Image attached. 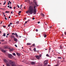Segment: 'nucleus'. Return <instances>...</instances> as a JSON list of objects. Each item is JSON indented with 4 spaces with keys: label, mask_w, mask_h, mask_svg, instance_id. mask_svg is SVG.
Instances as JSON below:
<instances>
[{
    "label": "nucleus",
    "mask_w": 66,
    "mask_h": 66,
    "mask_svg": "<svg viewBox=\"0 0 66 66\" xmlns=\"http://www.w3.org/2000/svg\"><path fill=\"white\" fill-rule=\"evenodd\" d=\"M11 18V17L10 16L9 17V18Z\"/></svg>",
    "instance_id": "obj_59"
},
{
    "label": "nucleus",
    "mask_w": 66,
    "mask_h": 66,
    "mask_svg": "<svg viewBox=\"0 0 66 66\" xmlns=\"http://www.w3.org/2000/svg\"><path fill=\"white\" fill-rule=\"evenodd\" d=\"M5 16H6L5 15H4V17H5Z\"/></svg>",
    "instance_id": "obj_61"
},
{
    "label": "nucleus",
    "mask_w": 66,
    "mask_h": 66,
    "mask_svg": "<svg viewBox=\"0 0 66 66\" xmlns=\"http://www.w3.org/2000/svg\"><path fill=\"white\" fill-rule=\"evenodd\" d=\"M7 35H9V34H7Z\"/></svg>",
    "instance_id": "obj_58"
},
{
    "label": "nucleus",
    "mask_w": 66,
    "mask_h": 66,
    "mask_svg": "<svg viewBox=\"0 0 66 66\" xmlns=\"http://www.w3.org/2000/svg\"><path fill=\"white\" fill-rule=\"evenodd\" d=\"M15 47H17V46L15 44Z\"/></svg>",
    "instance_id": "obj_41"
},
{
    "label": "nucleus",
    "mask_w": 66,
    "mask_h": 66,
    "mask_svg": "<svg viewBox=\"0 0 66 66\" xmlns=\"http://www.w3.org/2000/svg\"><path fill=\"white\" fill-rule=\"evenodd\" d=\"M49 50H51V48H50L49 49Z\"/></svg>",
    "instance_id": "obj_63"
},
{
    "label": "nucleus",
    "mask_w": 66,
    "mask_h": 66,
    "mask_svg": "<svg viewBox=\"0 0 66 66\" xmlns=\"http://www.w3.org/2000/svg\"><path fill=\"white\" fill-rule=\"evenodd\" d=\"M13 9H16V7H13Z\"/></svg>",
    "instance_id": "obj_43"
},
{
    "label": "nucleus",
    "mask_w": 66,
    "mask_h": 66,
    "mask_svg": "<svg viewBox=\"0 0 66 66\" xmlns=\"http://www.w3.org/2000/svg\"><path fill=\"white\" fill-rule=\"evenodd\" d=\"M64 34H65V35H66V32H64Z\"/></svg>",
    "instance_id": "obj_46"
},
{
    "label": "nucleus",
    "mask_w": 66,
    "mask_h": 66,
    "mask_svg": "<svg viewBox=\"0 0 66 66\" xmlns=\"http://www.w3.org/2000/svg\"><path fill=\"white\" fill-rule=\"evenodd\" d=\"M34 51H35H35H36V48H34Z\"/></svg>",
    "instance_id": "obj_28"
},
{
    "label": "nucleus",
    "mask_w": 66,
    "mask_h": 66,
    "mask_svg": "<svg viewBox=\"0 0 66 66\" xmlns=\"http://www.w3.org/2000/svg\"><path fill=\"white\" fill-rule=\"evenodd\" d=\"M19 37H20V38H21V36H19Z\"/></svg>",
    "instance_id": "obj_60"
},
{
    "label": "nucleus",
    "mask_w": 66,
    "mask_h": 66,
    "mask_svg": "<svg viewBox=\"0 0 66 66\" xmlns=\"http://www.w3.org/2000/svg\"><path fill=\"white\" fill-rule=\"evenodd\" d=\"M3 27H4V28H5V27H6V26H3Z\"/></svg>",
    "instance_id": "obj_47"
},
{
    "label": "nucleus",
    "mask_w": 66,
    "mask_h": 66,
    "mask_svg": "<svg viewBox=\"0 0 66 66\" xmlns=\"http://www.w3.org/2000/svg\"><path fill=\"white\" fill-rule=\"evenodd\" d=\"M11 37L12 38H15V36L12 35L11 36Z\"/></svg>",
    "instance_id": "obj_16"
},
{
    "label": "nucleus",
    "mask_w": 66,
    "mask_h": 66,
    "mask_svg": "<svg viewBox=\"0 0 66 66\" xmlns=\"http://www.w3.org/2000/svg\"><path fill=\"white\" fill-rule=\"evenodd\" d=\"M28 21H26L25 22V23H24V25H25V24H26V23H27V22H28Z\"/></svg>",
    "instance_id": "obj_26"
},
{
    "label": "nucleus",
    "mask_w": 66,
    "mask_h": 66,
    "mask_svg": "<svg viewBox=\"0 0 66 66\" xmlns=\"http://www.w3.org/2000/svg\"><path fill=\"white\" fill-rule=\"evenodd\" d=\"M40 14L42 17H44V16H45V15L42 13H41Z\"/></svg>",
    "instance_id": "obj_14"
},
{
    "label": "nucleus",
    "mask_w": 66,
    "mask_h": 66,
    "mask_svg": "<svg viewBox=\"0 0 66 66\" xmlns=\"http://www.w3.org/2000/svg\"><path fill=\"white\" fill-rule=\"evenodd\" d=\"M15 36L16 37H18V36L17 35V33L15 34Z\"/></svg>",
    "instance_id": "obj_20"
},
{
    "label": "nucleus",
    "mask_w": 66,
    "mask_h": 66,
    "mask_svg": "<svg viewBox=\"0 0 66 66\" xmlns=\"http://www.w3.org/2000/svg\"><path fill=\"white\" fill-rule=\"evenodd\" d=\"M16 32H15V33L14 34V33H12V35H16Z\"/></svg>",
    "instance_id": "obj_24"
},
{
    "label": "nucleus",
    "mask_w": 66,
    "mask_h": 66,
    "mask_svg": "<svg viewBox=\"0 0 66 66\" xmlns=\"http://www.w3.org/2000/svg\"><path fill=\"white\" fill-rule=\"evenodd\" d=\"M33 11H34V9H33V7L32 6H30L29 9L28 10L26 11V12L27 14L29 13L30 14H33Z\"/></svg>",
    "instance_id": "obj_1"
},
{
    "label": "nucleus",
    "mask_w": 66,
    "mask_h": 66,
    "mask_svg": "<svg viewBox=\"0 0 66 66\" xmlns=\"http://www.w3.org/2000/svg\"><path fill=\"white\" fill-rule=\"evenodd\" d=\"M43 36H44V37H45V38H46V37L47 36V35H46L45 34H44L43 35Z\"/></svg>",
    "instance_id": "obj_15"
},
{
    "label": "nucleus",
    "mask_w": 66,
    "mask_h": 66,
    "mask_svg": "<svg viewBox=\"0 0 66 66\" xmlns=\"http://www.w3.org/2000/svg\"><path fill=\"white\" fill-rule=\"evenodd\" d=\"M12 54H13V55H14V56H16V54H15V53H13Z\"/></svg>",
    "instance_id": "obj_29"
},
{
    "label": "nucleus",
    "mask_w": 66,
    "mask_h": 66,
    "mask_svg": "<svg viewBox=\"0 0 66 66\" xmlns=\"http://www.w3.org/2000/svg\"><path fill=\"white\" fill-rule=\"evenodd\" d=\"M44 64L45 65H47L48 64V61H45L44 62Z\"/></svg>",
    "instance_id": "obj_7"
},
{
    "label": "nucleus",
    "mask_w": 66,
    "mask_h": 66,
    "mask_svg": "<svg viewBox=\"0 0 66 66\" xmlns=\"http://www.w3.org/2000/svg\"><path fill=\"white\" fill-rule=\"evenodd\" d=\"M19 21H18L16 23V24H19Z\"/></svg>",
    "instance_id": "obj_23"
},
{
    "label": "nucleus",
    "mask_w": 66,
    "mask_h": 66,
    "mask_svg": "<svg viewBox=\"0 0 66 66\" xmlns=\"http://www.w3.org/2000/svg\"><path fill=\"white\" fill-rule=\"evenodd\" d=\"M10 5H8L7 6L8 7H10Z\"/></svg>",
    "instance_id": "obj_52"
},
{
    "label": "nucleus",
    "mask_w": 66,
    "mask_h": 66,
    "mask_svg": "<svg viewBox=\"0 0 66 66\" xmlns=\"http://www.w3.org/2000/svg\"><path fill=\"white\" fill-rule=\"evenodd\" d=\"M9 62L10 63L11 65V66H16V64H15V63L13 62L12 60H10Z\"/></svg>",
    "instance_id": "obj_2"
},
{
    "label": "nucleus",
    "mask_w": 66,
    "mask_h": 66,
    "mask_svg": "<svg viewBox=\"0 0 66 66\" xmlns=\"http://www.w3.org/2000/svg\"><path fill=\"white\" fill-rule=\"evenodd\" d=\"M40 23V22L39 21L38 22V23Z\"/></svg>",
    "instance_id": "obj_53"
},
{
    "label": "nucleus",
    "mask_w": 66,
    "mask_h": 66,
    "mask_svg": "<svg viewBox=\"0 0 66 66\" xmlns=\"http://www.w3.org/2000/svg\"><path fill=\"white\" fill-rule=\"evenodd\" d=\"M8 27H11V24H9L8 26Z\"/></svg>",
    "instance_id": "obj_33"
},
{
    "label": "nucleus",
    "mask_w": 66,
    "mask_h": 66,
    "mask_svg": "<svg viewBox=\"0 0 66 66\" xmlns=\"http://www.w3.org/2000/svg\"><path fill=\"white\" fill-rule=\"evenodd\" d=\"M36 58H37V59H38V60H39V56L36 55Z\"/></svg>",
    "instance_id": "obj_10"
},
{
    "label": "nucleus",
    "mask_w": 66,
    "mask_h": 66,
    "mask_svg": "<svg viewBox=\"0 0 66 66\" xmlns=\"http://www.w3.org/2000/svg\"><path fill=\"white\" fill-rule=\"evenodd\" d=\"M32 19H33V20H34V19H35V18H32Z\"/></svg>",
    "instance_id": "obj_44"
},
{
    "label": "nucleus",
    "mask_w": 66,
    "mask_h": 66,
    "mask_svg": "<svg viewBox=\"0 0 66 66\" xmlns=\"http://www.w3.org/2000/svg\"><path fill=\"white\" fill-rule=\"evenodd\" d=\"M31 45V43H27V45Z\"/></svg>",
    "instance_id": "obj_18"
},
{
    "label": "nucleus",
    "mask_w": 66,
    "mask_h": 66,
    "mask_svg": "<svg viewBox=\"0 0 66 66\" xmlns=\"http://www.w3.org/2000/svg\"><path fill=\"white\" fill-rule=\"evenodd\" d=\"M35 46V44H34L32 45V46L33 47L34 46Z\"/></svg>",
    "instance_id": "obj_30"
},
{
    "label": "nucleus",
    "mask_w": 66,
    "mask_h": 66,
    "mask_svg": "<svg viewBox=\"0 0 66 66\" xmlns=\"http://www.w3.org/2000/svg\"><path fill=\"white\" fill-rule=\"evenodd\" d=\"M13 40L15 42H17L18 40H17V39L15 38H14Z\"/></svg>",
    "instance_id": "obj_11"
},
{
    "label": "nucleus",
    "mask_w": 66,
    "mask_h": 66,
    "mask_svg": "<svg viewBox=\"0 0 66 66\" xmlns=\"http://www.w3.org/2000/svg\"><path fill=\"white\" fill-rule=\"evenodd\" d=\"M24 19H25V20H26V18H24Z\"/></svg>",
    "instance_id": "obj_57"
},
{
    "label": "nucleus",
    "mask_w": 66,
    "mask_h": 66,
    "mask_svg": "<svg viewBox=\"0 0 66 66\" xmlns=\"http://www.w3.org/2000/svg\"><path fill=\"white\" fill-rule=\"evenodd\" d=\"M47 66H50V65H48Z\"/></svg>",
    "instance_id": "obj_62"
},
{
    "label": "nucleus",
    "mask_w": 66,
    "mask_h": 66,
    "mask_svg": "<svg viewBox=\"0 0 66 66\" xmlns=\"http://www.w3.org/2000/svg\"><path fill=\"white\" fill-rule=\"evenodd\" d=\"M9 49L10 50V51H13L14 50V49H13V48H12L11 49V48L10 47L9 48Z\"/></svg>",
    "instance_id": "obj_8"
},
{
    "label": "nucleus",
    "mask_w": 66,
    "mask_h": 66,
    "mask_svg": "<svg viewBox=\"0 0 66 66\" xmlns=\"http://www.w3.org/2000/svg\"><path fill=\"white\" fill-rule=\"evenodd\" d=\"M4 48L5 49H9L10 47L9 46L7 45H5L4 46Z\"/></svg>",
    "instance_id": "obj_6"
},
{
    "label": "nucleus",
    "mask_w": 66,
    "mask_h": 66,
    "mask_svg": "<svg viewBox=\"0 0 66 66\" xmlns=\"http://www.w3.org/2000/svg\"><path fill=\"white\" fill-rule=\"evenodd\" d=\"M3 15H4V14H5L4 13H3Z\"/></svg>",
    "instance_id": "obj_55"
},
{
    "label": "nucleus",
    "mask_w": 66,
    "mask_h": 66,
    "mask_svg": "<svg viewBox=\"0 0 66 66\" xmlns=\"http://www.w3.org/2000/svg\"><path fill=\"white\" fill-rule=\"evenodd\" d=\"M0 42H4V40H3V39H2V40H1L0 41Z\"/></svg>",
    "instance_id": "obj_35"
},
{
    "label": "nucleus",
    "mask_w": 66,
    "mask_h": 66,
    "mask_svg": "<svg viewBox=\"0 0 66 66\" xmlns=\"http://www.w3.org/2000/svg\"><path fill=\"white\" fill-rule=\"evenodd\" d=\"M50 29H51L52 28V26H50Z\"/></svg>",
    "instance_id": "obj_45"
},
{
    "label": "nucleus",
    "mask_w": 66,
    "mask_h": 66,
    "mask_svg": "<svg viewBox=\"0 0 66 66\" xmlns=\"http://www.w3.org/2000/svg\"><path fill=\"white\" fill-rule=\"evenodd\" d=\"M9 8L10 9H12V7L11 6H10L9 7Z\"/></svg>",
    "instance_id": "obj_38"
},
{
    "label": "nucleus",
    "mask_w": 66,
    "mask_h": 66,
    "mask_svg": "<svg viewBox=\"0 0 66 66\" xmlns=\"http://www.w3.org/2000/svg\"><path fill=\"white\" fill-rule=\"evenodd\" d=\"M35 5H36V6H39V5H37V2H35Z\"/></svg>",
    "instance_id": "obj_17"
},
{
    "label": "nucleus",
    "mask_w": 66,
    "mask_h": 66,
    "mask_svg": "<svg viewBox=\"0 0 66 66\" xmlns=\"http://www.w3.org/2000/svg\"><path fill=\"white\" fill-rule=\"evenodd\" d=\"M18 6V8H20V7H19V5H17Z\"/></svg>",
    "instance_id": "obj_39"
},
{
    "label": "nucleus",
    "mask_w": 66,
    "mask_h": 66,
    "mask_svg": "<svg viewBox=\"0 0 66 66\" xmlns=\"http://www.w3.org/2000/svg\"><path fill=\"white\" fill-rule=\"evenodd\" d=\"M22 5H21L20 6V9H21V7H22Z\"/></svg>",
    "instance_id": "obj_36"
},
{
    "label": "nucleus",
    "mask_w": 66,
    "mask_h": 66,
    "mask_svg": "<svg viewBox=\"0 0 66 66\" xmlns=\"http://www.w3.org/2000/svg\"><path fill=\"white\" fill-rule=\"evenodd\" d=\"M21 12L20 11H19V13H21Z\"/></svg>",
    "instance_id": "obj_49"
},
{
    "label": "nucleus",
    "mask_w": 66,
    "mask_h": 66,
    "mask_svg": "<svg viewBox=\"0 0 66 66\" xmlns=\"http://www.w3.org/2000/svg\"><path fill=\"white\" fill-rule=\"evenodd\" d=\"M5 33H4L3 34V36H5L6 35H5Z\"/></svg>",
    "instance_id": "obj_21"
},
{
    "label": "nucleus",
    "mask_w": 66,
    "mask_h": 66,
    "mask_svg": "<svg viewBox=\"0 0 66 66\" xmlns=\"http://www.w3.org/2000/svg\"><path fill=\"white\" fill-rule=\"evenodd\" d=\"M4 3L3 4V5H5V3H6V1H4Z\"/></svg>",
    "instance_id": "obj_22"
},
{
    "label": "nucleus",
    "mask_w": 66,
    "mask_h": 66,
    "mask_svg": "<svg viewBox=\"0 0 66 66\" xmlns=\"http://www.w3.org/2000/svg\"><path fill=\"white\" fill-rule=\"evenodd\" d=\"M4 61L5 63H7L6 64L7 66H11V65H10V64H8V63H8V61L6 60H4Z\"/></svg>",
    "instance_id": "obj_4"
},
{
    "label": "nucleus",
    "mask_w": 66,
    "mask_h": 66,
    "mask_svg": "<svg viewBox=\"0 0 66 66\" xmlns=\"http://www.w3.org/2000/svg\"><path fill=\"white\" fill-rule=\"evenodd\" d=\"M10 24H12V23H10Z\"/></svg>",
    "instance_id": "obj_54"
},
{
    "label": "nucleus",
    "mask_w": 66,
    "mask_h": 66,
    "mask_svg": "<svg viewBox=\"0 0 66 66\" xmlns=\"http://www.w3.org/2000/svg\"><path fill=\"white\" fill-rule=\"evenodd\" d=\"M5 20H7V18H6V17L5 18Z\"/></svg>",
    "instance_id": "obj_40"
},
{
    "label": "nucleus",
    "mask_w": 66,
    "mask_h": 66,
    "mask_svg": "<svg viewBox=\"0 0 66 66\" xmlns=\"http://www.w3.org/2000/svg\"><path fill=\"white\" fill-rule=\"evenodd\" d=\"M46 56H48V57H49V54H47L46 55Z\"/></svg>",
    "instance_id": "obj_32"
},
{
    "label": "nucleus",
    "mask_w": 66,
    "mask_h": 66,
    "mask_svg": "<svg viewBox=\"0 0 66 66\" xmlns=\"http://www.w3.org/2000/svg\"><path fill=\"white\" fill-rule=\"evenodd\" d=\"M24 9H26V7L25 6L24 7Z\"/></svg>",
    "instance_id": "obj_51"
},
{
    "label": "nucleus",
    "mask_w": 66,
    "mask_h": 66,
    "mask_svg": "<svg viewBox=\"0 0 66 66\" xmlns=\"http://www.w3.org/2000/svg\"><path fill=\"white\" fill-rule=\"evenodd\" d=\"M37 7L36 6H34V9L33 11V14H36V9H35V7Z\"/></svg>",
    "instance_id": "obj_3"
},
{
    "label": "nucleus",
    "mask_w": 66,
    "mask_h": 66,
    "mask_svg": "<svg viewBox=\"0 0 66 66\" xmlns=\"http://www.w3.org/2000/svg\"><path fill=\"white\" fill-rule=\"evenodd\" d=\"M11 14H13V12H11Z\"/></svg>",
    "instance_id": "obj_56"
},
{
    "label": "nucleus",
    "mask_w": 66,
    "mask_h": 66,
    "mask_svg": "<svg viewBox=\"0 0 66 66\" xmlns=\"http://www.w3.org/2000/svg\"><path fill=\"white\" fill-rule=\"evenodd\" d=\"M8 56L10 59H12L13 57V56L12 55L10 54H8Z\"/></svg>",
    "instance_id": "obj_5"
},
{
    "label": "nucleus",
    "mask_w": 66,
    "mask_h": 66,
    "mask_svg": "<svg viewBox=\"0 0 66 66\" xmlns=\"http://www.w3.org/2000/svg\"><path fill=\"white\" fill-rule=\"evenodd\" d=\"M7 5H10V3H9V2H8Z\"/></svg>",
    "instance_id": "obj_42"
},
{
    "label": "nucleus",
    "mask_w": 66,
    "mask_h": 66,
    "mask_svg": "<svg viewBox=\"0 0 66 66\" xmlns=\"http://www.w3.org/2000/svg\"><path fill=\"white\" fill-rule=\"evenodd\" d=\"M31 64L32 65H35V63L34 62H31Z\"/></svg>",
    "instance_id": "obj_9"
},
{
    "label": "nucleus",
    "mask_w": 66,
    "mask_h": 66,
    "mask_svg": "<svg viewBox=\"0 0 66 66\" xmlns=\"http://www.w3.org/2000/svg\"><path fill=\"white\" fill-rule=\"evenodd\" d=\"M60 48L61 49H62V46H60Z\"/></svg>",
    "instance_id": "obj_50"
},
{
    "label": "nucleus",
    "mask_w": 66,
    "mask_h": 66,
    "mask_svg": "<svg viewBox=\"0 0 66 66\" xmlns=\"http://www.w3.org/2000/svg\"><path fill=\"white\" fill-rule=\"evenodd\" d=\"M2 52H3L4 53H5L6 52V50H3V51H2Z\"/></svg>",
    "instance_id": "obj_13"
},
{
    "label": "nucleus",
    "mask_w": 66,
    "mask_h": 66,
    "mask_svg": "<svg viewBox=\"0 0 66 66\" xmlns=\"http://www.w3.org/2000/svg\"><path fill=\"white\" fill-rule=\"evenodd\" d=\"M6 37H8V36H7V35H6Z\"/></svg>",
    "instance_id": "obj_64"
},
{
    "label": "nucleus",
    "mask_w": 66,
    "mask_h": 66,
    "mask_svg": "<svg viewBox=\"0 0 66 66\" xmlns=\"http://www.w3.org/2000/svg\"><path fill=\"white\" fill-rule=\"evenodd\" d=\"M9 3L10 4H12V3H11V1H9Z\"/></svg>",
    "instance_id": "obj_31"
},
{
    "label": "nucleus",
    "mask_w": 66,
    "mask_h": 66,
    "mask_svg": "<svg viewBox=\"0 0 66 66\" xmlns=\"http://www.w3.org/2000/svg\"><path fill=\"white\" fill-rule=\"evenodd\" d=\"M0 50H1V51H3V49H2V48H0Z\"/></svg>",
    "instance_id": "obj_27"
},
{
    "label": "nucleus",
    "mask_w": 66,
    "mask_h": 66,
    "mask_svg": "<svg viewBox=\"0 0 66 66\" xmlns=\"http://www.w3.org/2000/svg\"><path fill=\"white\" fill-rule=\"evenodd\" d=\"M57 59H61L62 58V57H57Z\"/></svg>",
    "instance_id": "obj_19"
},
{
    "label": "nucleus",
    "mask_w": 66,
    "mask_h": 66,
    "mask_svg": "<svg viewBox=\"0 0 66 66\" xmlns=\"http://www.w3.org/2000/svg\"><path fill=\"white\" fill-rule=\"evenodd\" d=\"M18 14L19 15H20V13H18Z\"/></svg>",
    "instance_id": "obj_48"
},
{
    "label": "nucleus",
    "mask_w": 66,
    "mask_h": 66,
    "mask_svg": "<svg viewBox=\"0 0 66 66\" xmlns=\"http://www.w3.org/2000/svg\"><path fill=\"white\" fill-rule=\"evenodd\" d=\"M5 13H10V11H6L5 12Z\"/></svg>",
    "instance_id": "obj_25"
},
{
    "label": "nucleus",
    "mask_w": 66,
    "mask_h": 66,
    "mask_svg": "<svg viewBox=\"0 0 66 66\" xmlns=\"http://www.w3.org/2000/svg\"><path fill=\"white\" fill-rule=\"evenodd\" d=\"M38 29H36V32H38Z\"/></svg>",
    "instance_id": "obj_37"
},
{
    "label": "nucleus",
    "mask_w": 66,
    "mask_h": 66,
    "mask_svg": "<svg viewBox=\"0 0 66 66\" xmlns=\"http://www.w3.org/2000/svg\"><path fill=\"white\" fill-rule=\"evenodd\" d=\"M39 56V57H41V56H42V55L40 54Z\"/></svg>",
    "instance_id": "obj_34"
},
{
    "label": "nucleus",
    "mask_w": 66,
    "mask_h": 66,
    "mask_svg": "<svg viewBox=\"0 0 66 66\" xmlns=\"http://www.w3.org/2000/svg\"><path fill=\"white\" fill-rule=\"evenodd\" d=\"M16 54L17 55H18V56H20V53H16Z\"/></svg>",
    "instance_id": "obj_12"
}]
</instances>
